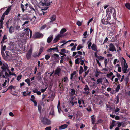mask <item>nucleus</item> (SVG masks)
Listing matches in <instances>:
<instances>
[{
	"mask_svg": "<svg viewBox=\"0 0 130 130\" xmlns=\"http://www.w3.org/2000/svg\"><path fill=\"white\" fill-rule=\"evenodd\" d=\"M87 34V31H86L83 34V35L84 36V38H87V37L86 36V35Z\"/></svg>",
	"mask_w": 130,
	"mask_h": 130,
	"instance_id": "nucleus-54",
	"label": "nucleus"
},
{
	"mask_svg": "<svg viewBox=\"0 0 130 130\" xmlns=\"http://www.w3.org/2000/svg\"><path fill=\"white\" fill-rule=\"evenodd\" d=\"M41 73L39 72L37 74V79L38 81H41L42 80V77L41 76Z\"/></svg>",
	"mask_w": 130,
	"mask_h": 130,
	"instance_id": "nucleus-15",
	"label": "nucleus"
},
{
	"mask_svg": "<svg viewBox=\"0 0 130 130\" xmlns=\"http://www.w3.org/2000/svg\"><path fill=\"white\" fill-rule=\"evenodd\" d=\"M102 78H100L97 80V84H99V83H102Z\"/></svg>",
	"mask_w": 130,
	"mask_h": 130,
	"instance_id": "nucleus-34",
	"label": "nucleus"
},
{
	"mask_svg": "<svg viewBox=\"0 0 130 130\" xmlns=\"http://www.w3.org/2000/svg\"><path fill=\"white\" fill-rule=\"evenodd\" d=\"M56 19V16L55 15H53L50 18L51 21L50 22H52L55 20Z\"/></svg>",
	"mask_w": 130,
	"mask_h": 130,
	"instance_id": "nucleus-21",
	"label": "nucleus"
},
{
	"mask_svg": "<svg viewBox=\"0 0 130 130\" xmlns=\"http://www.w3.org/2000/svg\"><path fill=\"white\" fill-rule=\"evenodd\" d=\"M28 6L30 8V9H28L26 12H28L29 13H34L36 12V10L33 7L31 4H28Z\"/></svg>",
	"mask_w": 130,
	"mask_h": 130,
	"instance_id": "nucleus-8",
	"label": "nucleus"
},
{
	"mask_svg": "<svg viewBox=\"0 0 130 130\" xmlns=\"http://www.w3.org/2000/svg\"><path fill=\"white\" fill-rule=\"evenodd\" d=\"M117 123L118 124L117 125L118 127H118L119 128V127H120L122 124V123L121 122H118Z\"/></svg>",
	"mask_w": 130,
	"mask_h": 130,
	"instance_id": "nucleus-61",
	"label": "nucleus"
},
{
	"mask_svg": "<svg viewBox=\"0 0 130 130\" xmlns=\"http://www.w3.org/2000/svg\"><path fill=\"white\" fill-rule=\"evenodd\" d=\"M14 31V28L13 26H11L9 28V32L11 34Z\"/></svg>",
	"mask_w": 130,
	"mask_h": 130,
	"instance_id": "nucleus-23",
	"label": "nucleus"
},
{
	"mask_svg": "<svg viewBox=\"0 0 130 130\" xmlns=\"http://www.w3.org/2000/svg\"><path fill=\"white\" fill-rule=\"evenodd\" d=\"M126 7L128 10H130V3L129 2L126 3L125 4Z\"/></svg>",
	"mask_w": 130,
	"mask_h": 130,
	"instance_id": "nucleus-26",
	"label": "nucleus"
},
{
	"mask_svg": "<svg viewBox=\"0 0 130 130\" xmlns=\"http://www.w3.org/2000/svg\"><path fill=\"white\" fill-rule=\"evenodd\" d=\"M103 122V120L102 119H100L98 120L97 122V124L101 123H102Z\"/></svg>",
	"mask_w": 130,
	"mask_h": 130,
	"instance_id": "nucleus-49",
	"label": "nucleus"
},
{
	"mask_svg": "<svg viewBox=\"0 0 130 130\" xmlns=\"http://www.w3.org/2000/svg\"><path fill=\"white\" fill-rule=\"evenodd\" d=\"M118 71L119 72H121V68L120 67H119L118 69Z\"/></svg>",
	"mask_w": 130,
	"mask_h": 130,
	"instance_id": "nucleus-63",
	"label": "nucleus"
},
{
	"mask_svg": "<svg viewBox=\"0 0 130 130\" xmlns=\"http://www.w3.org/2000/svg\"><path fill=\"white\" fill-rule=\"evenodd\" d=\"M109 47V50L110 51L112 52L116 51V49L115 48V47L112 43H110V44Z\"/></svg>",
	"mask_w": 130,
	"mask_h": 130,
	"instance_id": "nucleus-12",
	"label": "nucleus"
},
{
	"mask_svg": "<svg viewBox=\"0 0 130 130\" xmlns=\"http://www.w3.org/2000/svg\"><path fill=\"white\" fill-rule=\"evenodd\" d=\"M119 96L117 95L114 99L115 102V104L117 105L119 102Z\"/></svg>",
	"mask_w": 130,
	"mask_h": 130,
	"instance_id": "nucleus-19",
	"label": "nucleus"
},
{
	"mask_svg": "<svg viewBox=\"0 0 130 130\" xmlns=\"http://www.w3.org/2000/svg\"><path fill=\"white\" fill-rule=\"evenodd\" d=\"M120 110V109L118 107H117L115 110H113V112H114L117 115L118 114V113H117Z\"/></svg>",
	"mask_w": 130,
	"mask_h": 130,
	"instance_id": "nucleus-29",
	"label": "nucleus"
},
{
	"mask_svg": "<svg viewBox=\"0 0 130 130\" xmlns=\"http://www.w3.org/2000/svg\"><path fill=\"white\" fill-rule=\"evenodd\" d=\"M62 37L61 35L59 34L53 40V43H55L60 40V38Z\"/></svg>",
	"mask_w": 130,
	"mask_h": 130,
	"instance_id": "nucleus-13",
	"label": "nucleus"
},
{
	"mask_svg": "<svg viewBox=\"0 0 130 130\" xmlns=\"http://www.w3.org/2000/svg\"><path fill=\"white\" fill-rule=\"evenodd\" d=\"M104 58V57L102 56H99L98 58V59L99 60H103Z\"/></svg>",
	"mask_w": 130,
	"mask_h": 130,
	"instance_id": "nucleus-53",
	"label": "nucleus"
},
{
	"mask_svg": "<svg viewBox=\"0 0 130 130\" xmlns=\"http://www.w3.org/2000/svg\"><path fill=\"white\" fill-rule=\"evenodd\" d=\"M47 88L46 87L44 89H41V91L42 93H43L46 90Z\"/></svg>",
	"mask_w": 130,
	"mask_h": 130,
	"instance_id": "nucleus-58",
	"label": "nucleus"
},
{
	"mask_svg": "<svg viewBox=\"0 0 130 130\" xmlns=\"http://www.w3.org/2000/svg\"><path fill=\"white\" fill-rule=\"evenodd\" d=\"M44 49V47H40L39 51V52H40V53H41L43 52V50Z\"/></svg>",
	"mask_w": 130,
	"mask_h": 130,
	"instance_id": "nucleus-55",
	"label": "nucleus"
},
{
	"mask_svg": "<svg viewBox=\"0 0 130 130\" xmlns=\"http://www.w3.org/2000/svg\"><path fill=\"white\" fill-rule=\"evenodd\" d=\"M30 100L33 102L34 106H36L37 105V103L35 100H33V99H30Z\"/></svg>",
	"mask_w": 130,
	"mask_h": 130,
	"instance_id": "nucleus-37",
	"label": "nucleus"
},
{
	"mask_svg": "<svg viewBox=\"0 0 130 130\" xmlns=\"http://www.w3.org/2000/svg\"><path fill=\"white\" fill-rule=\"evenodd\" d=\"M124 59V65L123 66L122 64V69L123 73H127V69L128 68V66L127 63L126 64V61Z\"/></svg>",
	"mask_w": 130,
	"mask_h": 130,
	"instance_id": "nucleus-5",
	"label": "nucleus"
},
{
	"mask_svg": "<svg viewBox=\"0 0 130 130\" xmlns=\"http://www.w3.org/2000/svg\"><path fill=\"white\" fill-rule=\"evenodd\" d=\"M116 76L117 77H118V79L119 80H120V79L121 75H120V74L119 73L117 72H116Z\"/></svg>",
	"mask_w": 130,
	"mask_h": 130,
	"instance_id": "nucleus-39",
	"label": "nucleus"
},
{
	"mask_svg": "<svg viewBox=\"0 0 130 130\" xmlns=\"http://www.w3.org/2000/svg\"><path fill=\"white\" fill-rule=\"evenodd\" d=\"M16 87L15 86H13V85H10V86L8 88H7L6 90L5 91H4L3 92V93H5L9 89H10V90H12V89H13V90H15L16 88Z\"/></svg>",
	"mask_w": 130,
	"mask_h": 130,
	"instance_id": "nucleus-16",
	"label": "nucleus"
},
{
	"mask_svg": "<svg viewBox=\"0 0 130 130\" xmlns=\"http://www.w3.org/2000/svg\"><path fill=\"white\" fill-rule=\"evenodd\" d=\"M21 78H22V75H18L17 76V80L18 81H19V80L21 79Z\"/></svg>",
	"mask_w": 130,
	"mask_h": 130,
	"instance_id": "nucleus-48",
	"label": "nucleus"
},
{
	"mask_svg": "<svg viewBox=\"0 0 130 130\" xmlns=\"http://www.w3.org/2000/svg\"><path fill=\"white\" fill-rule=\"evenodd\" d=\"M61 59L60 61V63L61 64L63 63V61L64 59V57L63 56H61Z\"/></svg>",
	"mask_w": 130,
	"mask_h": 130,
	"instance_id": "nucleus-47",
	"label": "nucleus"
},
{
	"mask_svg": "<svg viewBox=\"0 0 130 130\" xmlns=\"http://www.w3.org/2000/svg\"><path fill=\"white\" fill-rule=\"evenodd\" d=\"M58 45H57L56 46V47L54 48H52L53 49V50L54 51H56L57 52H58V51H59L58 49Z\"/></svg>",
	"mask_w": 130,
	"mask_h": 130,
	"instance_id": "nucleus-42",
	"label": "nucleus"
},
{
	"mask_svg": "<svg viewBox=\"0 0 130 130\" xmlns=\"http://www.w3.org/2000/svg\"><path fill=\"white\" fill-rule=\"evenodd\" d=\"M84 70L83 67L81 66L80 67V69L79 70V74H81L83 72Z\"/></svg>",
	"mask_w": 130,
	"mask_h": 130,
	"instance_id": "nucleus-35",
	"label": "nucleus"
},
{
	"mask_svg": "<svg viewBox=\"0 0 130 130\" xmlns=\"http://www.w3.org/2000/svg\"><path fill=\"white\" fill-rule=\"evenodd\" d=\"M32 53V50L31 48L30 49L26 54V57L28 60L30 59L31 57Z\"/></svg>",
	"mask_w": 130,
	"mask_h": 130,
	"instance_id": "nucleus-9",
	"label": "nucleus"
},
{
	"mask_svg": "<svg viewBox=\"0 0 130 130\" xmlns=\"http://www.w3.org/2000/svg\"><path fill=\"white\" fill-rule=\"evenodd\" d=\"M62 81L64 82L65 83H68L69 81V79L67 76H65L62 79Z\"/></svg>",
	"mask_w": 130,
	"mask_h": 130,
	"instance_id": "nucleus-25",
	"label": "nucleus"
},
{
	"mask_svg": "<svg viewBox=\"0 0 130 130\" xmlns=\"http://www.w3.org/2000/svg\"><path fill=\"white\" fill-rule=\"evenodd\" d=\"M83 47L82 46L80 45H79L77 47V50H80V49L82 48Z\"/></svg>",
	"mask_w": 130,
	"mask_h": 130,
	"instance_id": "nucleus-50",
	"label": "nucleus"
},
{
	"mask_svg": "<svg viewBox=\"0 0 130 130\" xmlns=\"http://www.w3.org/2000/svg\"><path fill=\"white\" fill-rule=\"evenodd\" d=\"M61 69L60 68L57 67L55 71L54 75H57L59 76L61 73Z\"/></svg>",
	"mask_w": 130,
	"mask_h": 130,
	"instance_id": "nucleus-11",
	"label": "nucleus"
},
{
	"mask_svg": "<svg viewBox=\"0 0 130 130\" xmlns=\"http://www.w3.org/2000/svg\"><path fill=\"white\" fill-rule=\"evenodd\" d=\"M52 57L54 58H55L54 59L57 60V59H56V57L57 58H58L59 57V56L57 54H53V55L52 56Z\"/></svg>",
	"mask_w": 130,
	"mask_h": 130,
	"instance_id": "nucleus-33",
	"label": "nucleus"
},
{
	"mask_svg": "<svg viewBox=\"0 0 130 130\" xmlns=\"http://www.w3.org/2000/svg\"><path fill=\"white\" fill-rule=\"evenodd\" d=\"M107 60L106 58H105L104 59V63L105 64V67L106 66L107 63Z\"/></svg>",
	"mask_w": 130,
	"mask_h": 130,
	"instance_id": "nucleus-56",
	"label": "nucleus"
},
{
	"mask_svg": "<svg viewBox=\"0 0 130 130\" xmlns=\"http://www.w3.org/2000/svg\"><path fill=\"white\" fill-rule=\"evenodd\" d=\"M92 49L94 51L97 50V47L96 45L94 44H93L91 46Z\"/></svg>",
	"mask_w": 130,
	"mask_h": 130,
	"instance_id": "nucleus-28",
	"label": "nucleus"
},
{
	"mask_svg": "<svg viewBox=\"0 0 130 130\" xmlns=\"http://www.w3.org/2000/svg\"><path fill=\"white\" fill-rule=\"evenodd\" d=\"M106 11L110 14H112L113 16L114 14L115 15L116 14L115 10L113 8H108L107 9Z\"/></svg>",
	"mask_w": 130,
	"mask_h": 130,
	"instance_id": "nucleus-6",
	"label": "nucleus"
},
{
	"mask_svg": "<svg viewBox=\"0 0 130 130\" xmlns=\"http://www.w3.org/2000/svg\"><path fill=\"white\" fill-rule=\"evenodd\" d=\"M109 18V17L106 16L101 20V22L103 24L106 25L109 24L110 25L112 23L109 22L108 20Z\"/></svg>",
	"mask_w": 130,
	"mask_h": 130,
	"instance_id": "nucleus-3",
	"label": "nucleus"
},
{
	"mask_svg": "<svg viewBox=\"0 0 130 130\" xmlns=\"http://www.w3.org/2000/svg\"><path fill=\"white\" fill-rule=\"evenodd\" d=\"M71 93H70V94L72 96H73L75 94V90L74 89H72L71 90Z\"/></svg>",
	"mask_w": 130,
	"mask_h": 130,
	"instance_id": "nucleus-27",
	"label": "nucleus"
},
{
	"mask_svg": "<svg viewBox=\"0 0 130 130\" xmlns=\"http://www.w3.org/2000/svg\"><path fill=\"white\" fill-rule=\"evenodd\" d=\"M116 121L114 120L112 121V122L111 123L109 128L110 129H112L114 126H115L116 125H115V123Z\"/></svg>",
	"mask_w": 130,
	"mask_h": 130,
	"instance_id": "nucleus-17",
	"label": "nucleus"
},
{
	"mask_svg": "<svg viewBox=\"0 0 130 130\" xmlns=\"http://www.w3.org/2000/svg\"><path fill=\"white\" fill-rule=\"evenodd\" d=\"M22 3L21 4L20 7L21 9V10L23 12H24L25 11H27L28 10L27 7H28V4L27 3H25L22 1Z\"/></svg>",
	"mask_w": 130,
	"mask_h": 130,
	"instance_id": "nucleus-2",
	"label": "nucleus"
},
{
	"mask_svg": "<svg viewBox=\"0 0 130 130\" xmlns=\"http://www.w3.org/2000/svg\"><path fill=\"white\" fill-rule=\"evenodd\" d=\"M106 107L107 108H109L110 110H111L112 109V108L111 107L110 105H108L107 104H106Z\"/></svg>",
	"mask_w": 130,
	"mask_h": 130,
	"instance_id": "nucleus-52",
	"label": "nucleus"
},
{
	"mask_svg": "<svg viewBox=\"0 0 130 130\" xmlns=\"http://www.w3.org/2000/svg\"><path fill=\"white\" fill-rule=\"evenodd\" d=\"M43 36V35L42 34L37 32L35 33L33 35V37L34 38H37L42 37Z\"/></svg>",
	"mask_w": 130,
	"mask_h": 130,
	"instance_id": "nucleus-10",
	"label": "nucleus"
},
{
	"mask_svg": "<svg viewBox=\"0 0 130 130\" xmlns=\"http://www.w3.org/2000/svg\"><path fill=\"white\" fill-rule=\"evenodd\" d=\"M66 31V30L65 28H62L61 30L60 33L61 34H62L65 32Z\"/></svg>",
	"mask_w": 130,
	"mask_h": 130,
	"instance_id": "nucleus-38",
	"label": "nucleus"
},
{
	"mask_svg": "<svg viewBox=\"0 0 130 130\" xmlns=\"http://www.w3.org/2000/svg\"><path fill=\"white\" fill-rule=\"evenodd\" d=\"M41 122L44 125H48L51 123V121L47 118L44 117L41 120Z\"/></svg>",
	"mask_w": 130,
	"mask_h": 130,
	"instance_id": "nucleus-4",
	"label": "nucleus"
},
{
	"mask_svg": "<svg viewBox=\"0 0 130 130\" xmlns=\"http://www.w3.org/2000/svg\"><path fill=\"white\" fill-rule=\"evenodd\" d=\"M76 24L79 26L82 25V23L81 22L79 21H78L76 22Z\"/></svg>",
	"mask_w": 130,
	"mask_h": 130,
	"instance_id": "nucleus-44",
	"label": "nucleus"
},
{
	"mask_svg": "<svg viewBox=\"0 0 130 130\" xmlns=\"http://www.w3.org/2000/svg\"><path fill=\"white\" fill-rule=\"evenodd\" d=\"M94 115L92 116L91 117V121L92 122V124H94L95 122V118L94 117H92L93 116H94Z\"/></svg>",
	"mask_w": 130,
	"mask_h": 130,
	"instance_id": "nucleus-30",
	"label": "nucleus"
},
{
	"mask_svg": "<svg viewBox=\"0 0 130 130\" xmlns=\"http://www.w3.org/2000/svg\"><path fill=\"white\" fill-rule=\"evenodd\" d=\"M30 21H25L24 23L22 25V27L23 28L25 26H26V27H27L29 25Z\"/></svg>",
	"mask_w": 130,
	"mask_h": 130,
	"instance_id": "nucleus-22",
	"label": "nucleus"
},
{
	"mask_svg": "<svg viewBox=\"0 0 130 130\" xmlns=\"http://www.w3.org/2000/svg\"><path fill=\"white\" fill-rule=\"evenodd\" d=\"M8 77H6V76H5L4 75H2V78H5L6 79H8V81L9 82V78H8Z\"/></svg>",
	"mask_w": 130,
	"mask_h": 130,
	"instance_id": "nucleus-62",
	"label": "nucleus"
},
{
	"mask_svg": "<svg viewBox=\"0 0 130 130\" xmlns=\"http://www.w3.org/2000/svg\"><path fill=\"white\" fill-rule=\"evenodd\" d=\"M11 10V7H8L6 10L3 14L5 15H7L10 10Z\"/></svg>",
	"mask_w": 130,
	"mask_h": 130,
	"instance_id": "nucleus-18",
	"label": "nucleus"
},
{
	"mask_svg": "<svg viewBox=\"0 0 130 130\" xmlns=\"http://www.w3.org/2000/svg\"><path fill=\"white\" fill-rule=\"evenodd\" d=\"M84 67L85 71L87 70L88 67L86 66H85V64H84Z\"/></svg>",
	"mask_w": 130,
	"mask_h": 130,
	"instance_id": "nucleus-59",
	"label": "nucleus"
},
{
	"mask_svg": "<svg viewBox=\"0 0 130 130\" xmlns=\"http://www.w3.org/2000/svg\"><path fill=\"white\" fill-rule=\"evenodd\" d=\"M29 30L30 29L28 27L23 30V34L24 36H26L27 38L29 36Z\"/></svg>",
	"mask_w": 130,
	"mask_h": 130,
	"instance_id": "nucleus-7",
	"label": "nucleus"
},
{
	"mask_svg": "<svg viewBox=\"0 0 130 130\" xmlns=\"http://www.w3.org/2000/svg\"><path fill=\"white\" fill-rule=\"evenodd\" d=\"M45 130H51V127L50 126L47 127L45 128Z\"/></svg>",
	"mask_w": 130,
	"mask_h": 130,
	"instance_id": "nucleus-64",
	"label": "nucleus"
},
{
	"mask_svg": "<svg viewBox=\"0 0 130 130\" xmlns=\"http://www.w3.org/2000/svg\"><path fill=\"white\" fill-rule=\"evenodd\" d=\"M1 68L2 69V70L1 72H0V77L2 76L4 72H5V74L6 77H9V74L7 73V71L9 70L8 65L6 64H3Z\"/></svg>",
	"mask_w": 130,
	"mask_h": 130,
	"instance_id": "nucleus-1",
	"label": "nucleus"
},
{
	"mask_svg": "<svg viewBox=\"0 0 130 130\" xmlns=\"http://www.w3.org/2000/svg\"><path fill=\"white\" fill-rule=\"evenodd\" d=\"M50 57V56L49 54H47L45 56V58L46 60H48Z\"/></svg>",
	"mask_w": 130,
	"mask_h": 130,
	"instance_id": "nucleus-41",
	"label": "nucleus"
},
{
	"mask_svg": "<svg viewBox=\"0 0 130 130\" xmlns=\"http://www.w3.org/2000/svg\"><path fill=\"white\" fill-rule=\"evenodd\" d=\"M3 21L2 20H0V27L1 29L3 28Z\"/></svg>",
	"mask_w": 130,
	"mask_h": 130,
	"instance_id": "nucleus-40",
	"label": "nucleus"
},
{
	"mask_svg": "<svg viewBox=\"0 0 130 130\" xmlns=\"http://www.w3.org/2000/svg\"><path fill=\"white\" fill-rule=\"evenodd\" d=\"M53 35H51L49 37L47 40V42L48 43H50L53 39Z\"/></svg>",
	"mask_w": 130,
	"mask_h": 130,
	"instance_id": "nucleus-24",
	"label": "nucleus"
},
{
	"mask_svg": "<svg viewBox=\"0 0 130 130\" xmlns=\"http://www.w3.org/2000/svg\"><path fill=\"white\" fill-rule=\"evenodd\" d=\"M86 110L89 112H91L92 111V109L91 107L89 106L88 108H86Z\"/></svg>",
	"mask_w": 130,
	"mask_h": 130,
	"instance_id": "nucleus-46",
	"label": "nucleus"
},
{
	"mask_svg": "<svg viewBox=\"0 0 130 130\" xmlns=\"http://www.w3.org/2000/svg\"><path fill=\"white\" fill-rule=\"evenodd\" d=\"M124 81L125 82V84L127 85L129 81V78L128 76L125 78Z\"/></svg>",
	"mask_w": 130,
	"mask_h": 130,
	"instance_id": "nucleus-31",
	"label": "nucleus"
},
{
	"mask_svg": "<svg viewBox=\"0 0 130 130\" xmlns=\"http://www.w3.org/2000/svg\"><path fill=\"white\" fill-rule=\"evenodd\" d=\"M7 39V35H4L2 39V40L1 42V47H2L3 45V43L6 42L7 41H6L5 40Z\"/></svg>",
	"mask_w": 130,
	"mask_h": 130,
	"instance_id": "nucleus-14",
	"label": "nucleus"
},
{
	"mask_svg": "<svg viewBox=\"0 0 130 130\" xmlns=\"http://www.w3.org/2000/svg\"><path fill=\"white\" fill-rule=\"evenodd\" d=\"M57 108L58 110H59V108H60V103L59 100L58 101V103L57 105Z\"/></svg>",
	"mask_w": 130,
	"mask_h": 130,
	"instance_id": "nucleus-60",
	"label": "nucleus"
},
{
	"mask_svg": "<svg viewBox=\"0 0 130 130\" xmlns=\"http://www.w3.org/2000/svg\"><path fill=\"white\" fill-rule=\"evenodd\" d=\"M30 81V80L28 78H27L25 80V81L28 84V86H30L31 85Z\"/></svg>",
	"mask_w": 130,
	"mask_h": 130,
	"instance_id": "nucleus-36",
	"label": "nucleus"
},
{
	"mask_svg": "<svg viewBox=\"0 0 130 130\" xmlns=\"http://www.w3.org/2000/svg\"><path fill=\"white\" fill-rule=\"evenodd\" d=\"M20 26L19 25H17L16 27V30H18V31L20 30Z\"/></svg>",
	"mask_w": 130,
	"mask_h": 130,
	"instance_id": "nucleus-51",
	"label": "nucleus"
},
{
	"mask_svg": "<svg viewBox=\"0 0 130 130\" xmlns=\"http://www.w3.org/2000/svg\"><path fill=\"white\" fill-rule=\"evenodd\" d=\"M121 84H118L117 86L116 89H115L116 92H118L119 91V89H120Z\"/></svg>",
	"mask_w": 130,
	"mask_h": 130,
	"instance_id": "nucleus-32",
	"label": "nucleus"
},
{
	"mask_svg": "<svg viewBox=\"0 0 130 130\" xmlns=\"http://www.w3.org/2000/svg\"><path fill=\"white\" fill-rule=\"evenodd\" d=\"M68 125L66 124H64L63 125H62L60 126H59V128L60 129H65L67 127Z\"/></svg>",
	"mask_w": 130,
	"mask_h": 130,
	"instance_id": "nucleus-20",
	"label": "nucleus"
},
{
	"mask_svg": "<svg viewBox=\"0 0 130 130\" xmlns=\"http://www.w3.org/2000/svg\"><path fill=\"white\" fill-rule=\"evenodd\" d=\"M117 62H119V61L117 59H115L113 62L114 64L115 65L116 63Z\"/></svg>",
	"mask_w": 130,
	"mask_h": 130,
	"instance_id": "nucleus-57",
	"label": "nucleus"
},
{
	"mask_svg": "<svg viewBox=\"0 0 130 130\" xmlns=\"http://www.w3.org/2000/svg\"><path fill=\"white\" fill-rule=\"evenodd\" d=\"M113 75L112 72H110L107 75V76L108 78H110V77L111 76Z\"/></svg>",
	"mask_w": 130,
	"mask_h": 130,
	"instance_id": "nucleus-43",
	"label": "nucleus"
},
{
	"mask_svg": "<svg viewBox=\"0 0 130 130\" xmlns=\"http://www.w3.org/2000/svg\"><path fill=\"white\" fill-rule=\"evenodd\" d=\"M38 110L39 112L40 113H41V106L40 105H38Z\"/></svg>",
	"mask_w": 130,
	"mask_h": 130,
	"instance_id": "nucleus-45",
	"label": "nucleus"
}]
</instances>
